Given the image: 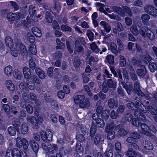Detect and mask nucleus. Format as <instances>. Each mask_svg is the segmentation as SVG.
Listing matches in <instances>:
<instances>
[{"instance_id": "1", "label": "nucleus", "mask_w": 157, "mask_h": 157, "mask_svg": "<svg viewBox=\"0 0 157 157\" xmlns=\"http://www.w3.org/2000/svg\"><path fill=\"white\" fill-rule=\"evenodd\" d=\"M135 105L134 103L130 102L127 104L128 108L132 110H135L134 113L135 117L139 118L141 121L145 122L146 118L143 113H146L147 110L145 106L139 101H136Z\"/></svg>"}, {"instance_id": "2", "label": "nucleus", "mask_w": 157, "mask_h": 157, "mask_svg": "<svg viewBox=\"0 0 157 157\" xmlns=\"http://www.w3.org/2000/svg\"><path fill=\"white\" fill-rule=\"evenodd\" d=\"M16 50H12L11 54L14 57L18 56V52L17 51L24 57H26L27 55L28 52L25 45L19 40L15 41Z\"/></svg>"}, {"instance_id": "3", "label": "nucleus", "mask_w": 157, "mask_h": 157, "mask_svg": "<svg viewBox=\"0 0 157 157\" xmlns=\"http://www.w3.org/2000/svg\"><path fill=\"white\" fill-rule=\"evenodd\" d=\"M84 95L76 96L74 99V101L76 104H79L81 108H84L90 105V102L89 98H87L85 100Z\"/></svg>"}, {"instance_id": "4", "label": "nucleus", "mask_w": 157, "mask_h": 157, "mask_svg": "<svg viewBox=\"0 0 157 157\" xmlns=\"http://www.w3.org/2000/svg\"><path fill=\"white\" fill-rule=\"evenodd\" d=\"M40 134L41 139L44 142H48L52 140L53 135L50 129H47L45 131L42 130Z\"/></svg>"}, {"instance_id": "5", "label": "nucleus", "mask_w": 157, "mask_h": 157, "mask_svg": "<svg viewBox=\"0 0 157 157\" xmlns=\"http://www.w3.org/2000/svg\"><path fill=\"white\" fill-rule=\"evenodd\" d=\"M144 29L143 27H140L139 29H138L137 26L133 24L130 28L131 32L135 36H137L140 34L144 37H146V35Z\"/></svg>"}, {"instance_id": "6", "label": "nucleus", "mask_w": 157, "mask_h": 157, "mask_svg": "<svg viewBox=\"0 0 157 157\" xmlns=\"http://www.w3.org/2000/svg\"><path fill=\"white\" fill-rule=\"evenodd\" d=\"M117 82H113L112 79H108L105 84H103L102 90L104 92L106 93L108 91L109 88H115L117 87Z\"/></svg>"}, {"instance_id": "7", "label": "nucleus", "mask_w": 157, "mask_h": 157, "mask_svg": "<svg viewBox=\"0 0 157 157\" xmlns=\"http://www.w3.org/2000/svg\"><path fill=\"white\" fill-rule=\"evenodd\" d=\"M145 11L147 13L153 16H157V9L150 5L146 6L144 8Z\"/></svg>"}, {"instance_id": "8", "label": "nucleus", "mask_w": 157, "mask_h": 157, "mask_svg": "<svg viewBox=\"0 0 157 157\" xmlns=\"http://www.w3.org/2000/svg\"><path fill=\"white\" fill-rule=\"evenodd\" d=\"M93 119L96 121V124L97 126L101 128H103L105 124L103 120L99 118V114L97 113H94L93 115Z\"/></svg>"}, {"instance_id": "9", "label": "nucleus", "mask_w": 157, "mask_h": 157, "mask_svg": "<svg viewBox=\"0 0 157 157\" xmlns=\"http://www.w3.org/2000/svg\"><path fill=\"white\" fill-rule=\"evenodd\" d=\"M22 16V14L20 12H17L16 13H9L7 14V19L11 21H14L19 19Z\"/></svg>"}, {"instance_id": "10", "label": "nucleus", "mask_w": 157, "mask_h": 157, "mask_svg": "<svg viewBox=\"0 0 157 157\" xmlns=\"http://www.w3.org/2000/svg\"><path fill=\"white\" fill-rule=\"evenodd\" d=\"M121 125L120 124L116 126L115 130H118L117 131L118 135L120 136H123L126 135L128 134V132L124 128H121Z\"/></svg>"}, {"instance_id": "11", "label": "nucleus", "mask_w": 157, "mask_h": 157, "mask_svg": "<svg viewBox=\"0 0 157 157\" xmlns=\"http://www.w3.org/2000/svg\"><path fill=\"white\" fill-rule=\"evenodd\" d=\"M144 29L146 36L151 40H153L155 37L154 33L148 27H146Z\"/></svg>"}, {"instance_id": "12", "label": "nucleus", "mask_w": 157, "mask_h": 157, "mask_svg": "<svg viewBox=\"0 0 157 157\" xmlns=\"http://www.w3.org/2000/svg\"><path fill=\"white\" fill-rule=\"evenodd\" d=\"M23 72L24 78L27 80L30 79L32 77L30 70L27 67H25L23 69Z\"/></svg>"}, {"instance_id": "13", "label": "nucleus", "mask_w": 157, "mask_h": 157, "mask_svg": "<svg viewBox=\"0 0 157 157\" xmlns=\"http://www.w3.org/2000/svg\"><path fill=\"white\" fill-rule=\"evenodd\" d=\"M29 145L35 154H37L39 149V146L37 143L34 140H30L29 142Z\"/></svg>"}, {"instance_id": "14", "label": "nucleus", "mask_w": 157, "mask_h": 157, "mask_svg": "<svg viewBox=\"0 0 157 157\" xmlns=\"http://www.w3.org/2000/svg\"><path fill=\"white\" fill-rule=\"evenodd\" d=\"M140 126L142 129L141 132L142 134L148 136H151V133L148 131L149 129V127L145 123H141Z\"/></svg>"}, {"instance_id": "15", "label": "nucleus", "mask_w": 157, "mask_h": 157, "mask_svg": "<svg viewBox=\"0 0 157 157\" xmlns=\"http://www.w3.org/2000/svg\"><path fill=\"white\" fill-rule=\"evenodd\" d=\"M47 150L49 153L53 154L58 151V148L56 144H50L48 146Z\"/></svg>"}, {"instance_id": "16", "label": "nucleus", "mask_w": 157, "mask_h": 157, "mask_svg": "<svg viewBox=\"0 0 157 157\" xmlns=\"http://www.w3.org/2000/svg\"><path fill=\"white\" fill-rule=\"evenodd\" d=\"M100 25L104 28L103 31L105 32L106 33H109L110 32L111 29V26L107 23L104 21H102L100 22Z\"/></svg>"}, {"instance_id": "17", "label": "nucleus", "mask_w": 157, "mask_h": 157, "mask_svg": "<svg viewBox=\"0 0 157 157\" xmlns=\"http://www.w3.org/2000/svg\"><path fill=\"white\" fill-rule=\"evenodd\" d=\"M13 71L12 67L10 65L5 67L4 69V73L8 77H10L12 75Z\"/></svg>"}, {"instance_id": "18", "label": "nucleus", "mask_w": 157, "mask_h": 157, "mask_svg": "<svg viewBox=\"0 0 157 157\" xmlns=\"http://www.w3.org/2000/svg\"><path fill=\"white\" fill-rule=\"evenodd\" d=\"M5 85L6 88L10 91H12L15 90L14 85L10 80H6L5 81Z\"/></svg>"}, {"instance_id": "19", "label": "nucleus", "mask_w": 157, "mask_h": 157, "mask_svg": "<svg viewBox=\"0 0 157 157\" xmlns=\"http://www.w3.org/2000/svg\"><path fill=\"white\" fill-rule=\"evenodd\" d=\"M45 18L46 21L50 23L52 22L53 17L51 13V11L49 10L46 11Z\"/></svg>"}, {"instance_id": "20", "label": "nucleus", "mask_w": 157, "mask_h": 157, "mask_svg": "<svg viewBox=\"0 0 157 157\" xmlns=\"http://www.w3.org/2000/svg\"><path fill=\"white\" fill-rule=\"evenodd\" d=\"M138 153L131 148H129L126 152V155L128 157H135L138 155Z\"/></svg>"}, {"instance_id": "21", "label": "nucleus", "mask_w": 157, "mask_h": 157, "mask_svg": "<svg viewBox=\"0 0 157 157\" xmlns=\"http://www.w3.org/2000/svg\"><path fill=\"white\" fill-rule=\"evenodd\" d=\"M35 72L40 79H43L45 78L46 75L44 72L40 68L36 67L35 69Z\"/></svg>"}, {"instance_id": "22", "label": "nucleus", "mask_w": 157, "mask_h": 157, "mask_svg": "<svg viewBox=\"0 0 157 157\" xmlns=\"http://www.w3.org/2000/svg\"><path fill=\"white\" fill-rule=\"evenodd\" d=\"M146 73L147 71L144 66H142L140 69L137 70V74L140 77H143L146 75Z\"/></svg>"}, {"instance_id": "23", "label": "nucleus", "mask_w": 157, "mask_h": 157, "mask_svg": "<svg viewBox=\"0 0 157 157\" xmlns=\"http://www.w3.org/2000/svg\"><path fill=\"white\" fill-rule=\"evenodd\" d=\"M144 147L147 150H151L153 149V145L150 141L146 140L143 142Z\"/></svg>"}, {"instance_id": "24", "label": "nucleus", "mask_w": 157, "mask_h": 157, "mask_svg": "<svg viewBox=\"0 0 157 157\" xmlns=\"http://www.w3.org/2000/svg\"><path fill=\"white\" fill-rule=\"evenodd\" d=\"M141 59L145 63H148L151 60V57L148 54H142L140 56Z\"/></svg>"}, {"instance_id": "25", "label": "nucleus", "mask_w": 157, "mask_h": 157, "mask_svg": "<svg viewBox=\"0 0 157 157\" xmlns=\"http://www.w3.org/2000/svg\"><path fill=\"white\" fill-rule=\"evenodd\" d=\"M13 75L14 78L16 80H20L22 77L21 72L18 69H14Z\"/></svg>"}, {"instance_id": "26", "label": "nucleus", "mask_w": 157, "mask_h": 157, "mask_svg": "<svg viewBox=\"0 0 157 157\" xmlns=\"http://www.w3.org/2000/svg\"><path fill=\"white\" fill-rule=\"evenodd\" d=\"M110 8L113 10V11L116 12L122 16H124L125 15L123 12L122 9L121 7L117 6H113L110 7Z\"/></svg>"}, {"instance_id": "27", "label": "nucleus", "mask_w": 157, "mask_h": 157, "mask_svg": "<svg viewBox=\"0 0 157 157\" xmlns=\"http://www.w3.org/2000/svg\"><path fill=\"white\" fill-rule=\"evenodd\" d=\"M115 126H116L112 123L107 124L106 125L105 132H114L113 129L114 128L115 129Z\"/></svg>"}, {"instance_id": "28", "label": "nucleus", "mask_w": 157, "mask_h": 157, "mask_svg": "<svg viewBox=\"0 0 157 157\" xmlns=\"http://www.w3.org/2000/svg\"><path fill=\"white\" fill-rule=\"evenodd\" d=\"M5 42L6 45L10 48L11 49L13 45V43L11 37L9 36H7L6 38Z\"/></svg>"}, {"instance_id": "29", "label": "nucleus", "mask_w": 157, "mask_h": 157, "mask_svg": "<svg viewBox=\"0 0 157 157\" xmlns=\"http://www.w3.org/2000/svg\"><path fill=\"white\" fill-rule=\"evenodd\" d=\"M28 130V126L26 123L23 122L21 127V132L23 134H26Z\"/></svg>"}, {"instance_id": "30", "label": "nucleus", "mask_w": 157, "mask_h": 157, "mask_svg": "<svg viewBox=\"0 0 157 157\" xmlns=\"http://www.w3.org/2000/svg\"><path fill=\"white\" fill-rule=\"evenodd\" d=\"M32 31L33 33L36 36L40 37L41 36V31L38 27H34L33 28Z\"/></svg>"}, {"instance_id": "31", "label": "nucleus", "mask_w": 157, "mask_h": 157, "mask_svg": "<svg viewBox=\"0 0 157 157\" xmlns=\"http://www.w3.org/2000/svg\"><path fill=\"white\" fill-rule=\"evenodd\" d=\"M150 18V16L147 14H143L141 16V19L144 24H147Z\"/></svg>"}, {"instance_id": "32", "label": "nucleus", "mask_w": 157, "mask_h": 157, "mask_svg": "<svg viewBox=\"0 0 157 157\" xmlns=\"http://www.w3.org/2000/svg\"><path fill=\"white\" fill-rule=\"evenodd\" d=\"M27 121L31 123L33 125H34L35 127L37 128V125L36 122V118L33 116H28L26 118Z\"/></svg>"}, {"instance_id": "33", "label": "nucleus", "mask_w": 157, "mask_h": 157, "mask_svg": "<svg viewBox=\"0 0 157 157\" xmlns=\"http://www.w3.org/2000/svg\"><path fill=\"white\" fill-rule=\"evenodd\" d=\"M36 10L35 8L33 6L30 5L29 6V14L30 16L32 17H33L36 15V13H35Z\"/></svg>"}, {"instance_id": "34", "label": "nucleus", "mask_w": 157, "mask_h": 157, "mask_svg": "<svg viewBox=\"0 0 157 157\" xmlns=\"http://www.w3.org/2000/svg\"><path fill=\"white\" fill-rule=\"evenodd\" d=\"M109 111L108 110L103 111L101 114L102 118L105 120H107L109 118Z\"/></svg>"}, {"instance_id": "35", "label": "nucleus", "mask_w": 157, "mask_h": 157, "mask_svg": "<svg viewBox=\"0 0 157 157\" xmlns=\"http://www.w3.org/2000/svg\"><path fill=\"white\" fill-rule=\"evenodd\" d=\"M56 41L57 44L56 48L57 49H62L64 48V44L59 39L57 38L56 39Z\"/></svg>"}, {"instance_id": "36", "label": "nucleus", "mask_w": 157, "mask_h": 157, "mask_svg": "<svg viewBox=\"0 0 157 157\" xmlns=\"http://www.w3.org/2000/svg\"><path fill=\"white\" fill-rule=\"evenodd\" d=\"M35 101V104L34 105V109L35 111V114H37L38 110L40 109L39 105H40V102L38 99H36Z\"/></svg>"}, {"instance_id": "37", "label": "nucleus", "mask_w": 157, "mask_h": 157, "mask_svg": "<svg viewBox=\"0 0 157 157\" xmlns=\"http://www.w3.org/2000/svg\"><path fill=\"white\" fill-rule=\"evenodd\" d=\"M132 63L134 65L139 66L141 65V61L138 58L133 57L131 60Z\"/></svg>"}, {"instance_id": "38", "label": "nucleus", "mask_w": 157, "mask_h": 157, "mask_svg": "<svg viewBox=\"0 0 157 157\" xmlns=\"http://www.w3.org/2000/svg\"><path fill=\"white\" fill-rule=\"evenodd\" d=\"M75 151L77 154L80 153L83 151V148L80 143H77L75 146Z\"/></svg>"}, {"instance_id": "39", "label": "nucleus", "mask_w": 157, "mask_h": 157, "mask_svg": "<svg viewBox=\"0 0 157 157\" xmlns=\"http://www.w3.org/2000/svg\"><path fill=\"white\" fill-rule=\"evenodd\" d=\"M86 34L90 41H93L94 39V33L91 30L88 29L86 31Z\"/></svg>"}, {"instance_id": "40", "label": "nucleus", "mask_w": 157, "mask_h": 157, "mask_svg": "<svg viewBox=\"0 0 157 157\" xmlns=\"http://www.w3.org/2000/svg\"><path fill=\"white\" fill-rule=\"evenodd\" d=\"M2 107L5 112L8 115L10 114V106L7 104H3Z\"/></svg>"}, {"instance_id": "41", "label": "nucleus", "mask_w": 157, "mask_h": 157, "mask_svg": "<svg viewBox=\"0 0 157 157\" xmlns=\"http://www.w3.org/2000/svg\"><path fill=\"white\" fill-rule=\"evenodd\" d=\"M79 44V43L78 40H76L75 41V52H79L82 51L83 49V48L81 46H78Z\"/></svg>"}, {"instance_id": "42", "label": "nucleus", "mask_w": 157, "mask_h": 157, "mask_svg": "<svg viewBox=\"0 0 157 157\" xmlns=\"http://www.w3.org/2000/svg\"><path fill=\"white\" fill-rule=\"evenodd\" d=\"M23 139L19 137H17L16 139V146L18 148H21L23 145Z\"/></svg>"}, {"instance_id": "43", "label": "nucleus", "mask_w": 157, "mask_h": 157, "mask_svg": "<svg viewBox=\"0 0 157 157\" xmlns=\"http://www.w3.org/2000/svg\"><path fill=\"white\" fill-rule=\"evenodd\" d=\"M149 67L150 70L151 72H154L155 70H156L157 67L154 63L150 62L149 63Z\"/></svg>"}, {"instance_id": "44", "label": "nucleus", "mask_w": 157, "mask_h": 157, "mask_svg": "<svg viewBox=\"0 0 157 157\" xmlns=\"http://www.w3.org/2000/svg\"><path fill=\"white\" fill-rule=\"evenodd\" d=\"M101 136L99 134L96 135L94 139V143L96 145H99L100 143L102 141L101 140Z\"/></svg>"}, {"instance_id": "45", "label": "nucleus", "mask_w": 157, "mask_h": 157, "mask_svg": "<svg viewBox=\"0 0 157 157\" xmlns=\"http://www.w3.org/2000/svg\"><path fill=\"white\" fill-rule=\"evenodd\" d=\"M19 107L18 106H14L11 105L10 109V113L16 114L18 113L19 110Z\"/></svg>"}, {"instance_id": "46", "label": "nucleus", "mask_w": 157, "mask_h": 157, "mask_svg": "<svg viewBox=\"0 0 157 157\" xmlns=\"http://www.w3.org/2000/svg\"><path fill=\"white\" fill-rule=\"evenodd\" d=\"M110 48L112 52L115 54L117 53V47L116 44L113 43L111 42L110 44Z\"/></svg>"}, {"instance_id": "47", "label": "nucleus", "mask_w": 157, "mask_h": 157, "mask_svg": "<svg viewBox=\"0 0 157 157\" xmlns=\"http://www.w3.org/2000/svg\"><path fill=\"white\" fill-rule=\"evenodd\" d=\"M101 103V101L99 100L97 102L96 104V106H97L96 111L98 114V113L100 114L102 110V106L100 105Z\"/></svg>"}, {"instance_id": "48", "label": "nucleus", "mask_w": 157, "mask_h": 157, "mask_svg": "<svg viewBox=\"0 0 157 157\" xmlns=\"http://www.w3.org/2000/svg\"><path fill=\"white\" fill-rule=\"evenodd\" d=\"M120 65L122 67H124L126 63V59L123 56H120Z\"/></svg>"}, {"instance_id": "49", "label": "nucleus", "mask_w": 157, "mask_h": 157, "mask_svg": "<svg viewBox=\"0 0 157 157\" xmlns=\"http://www.w3.org/2000/svg\"><path fill=\"white\" fill-rule=\"evenodd\" d=\"M116 152H121V144L119 142H117L115 145Z\"/></svg>"}, {"instance_id": "50", "label": "nucleus", "mask_w": 157, "mask_h": 157, "mask_svg": "<svg viewBox=\"0 0 157 157\" xmlns=\"http://www.w3.org/2000/svg\"><path fill=\"white\" fill-rule=\"evenodd\" d=\"M7 131L8 133L11 136H14L16 134L15 129L13 127L10 126L9 127Z\"/></svg>"}, {"instance_id": "51", "label": "nucleus", "mask_w": 157, "mask_h": 157, "mask_svg": "<svg viewBox=\"0 0 157 157\" xmlns=\"http://www.w3.org/2000/svg\"><path fill=\"white\" fill-rule=\"evenodd\" d=\"M29 50L32 54L35 55L36 53L35 45L33 44H31L29 45Z\"/></svg>"}, {"instance_id": "52", "label": "nucleus", "mask_w": 157, "mask_h": 157, "mask_svg": "<svg viewBox=\"0 0 157 157\" xmlns=\"http://www.w3.org/2000/svg\"><path fill=\"white\" fill-rule=\"evenodd\" d=\"M27 83H26V82L24 81L21 82L19 85L20 89L23 91H25L26 90L27 88Z\"/></svg>"}, {"instance_id": "53", "label": "nucleus", "mask_w": 157, "mask_h": 157, "mask_svg": "<svg viewBox=\"0 0 157 157\" xmlns=\"http://www.w3.org/2000/svg\"><path fill=\"white\" fill-rule=\"evenodd\" d=\"M145 108L147 110V111L148 110L152 114L155 115L156 114V111L155 109L152 107L150 106H148L147 108Z\"/></svg>"}, {"instance_id": "54", "label": "nucleus", "mask_w": 157, "mask_h": 157, "mask_svg": "<svg viewBox=\"0 0 157 157\" xmlns=\"http://www.w3.org/2000/svg\"><path fill=\"white\" fill-rule=\"evenodd\" d=\"M61 8L60 4L59 3H56L55 7L54 9V14L58 13L60 10Z\"/></svg>"}, {"instance_id": "55", "label": "nucleus", "mask_w": 157, "mask_h": 157, "mask_svg": "<svg viewBox=\"0 0 157 157\" xmlns=\"http://www.w3.org/2000/svg\"><path fill=\"white\" fill-rule=\"evenodd\" d=\"M123 9L124 11L128 14V16H132V13L129 8L127 6H124L123 7Z\"/></svg>"}, {"instance_id": "56", "label": "nucleus", "mask_w": 157, "mask_h": 157, "mask_svg": "<svg viewBox=\"0 0 157 157\" xmlns=\"http://www.w3.org/2000/svg\"><path fill=\"white\" fill-rule=\"evenodd\" d=\"M30 98L27 93L24 92L22 94V98L21 99L24 101H29Z\"/></svg>"}, {"instance_id": "57", "label": "nucleus", "mask_w": 157, "mask_h": 157, "mask_svg": "<svg viewBox=\"0 0 157 157\" xmlns=\"http://www.w3.org/2000/svg\"><path fill=\"white\" fill-rule=\"evenodd\" d=\"M13 157H20V151L17 148H13Z\"/></svg>"}, {"instance_id": "58", "label": "nucleus", "mask_w": 157, "mask_h": 157, "mask_svg": "<svg viewBox=\"0 0 157 157\" xmlns=\"http://www.w3.org/2000/svg\"><path fill=\"white\" fill-rule=\"evenodd\" d=\"M44 98L47 102H50L51 100H52L50 98V93L47 91L44 94Z\"/></svg>"}, {"instance_id": "59", "label": "nucleus", "mask_w": 157, "mask_h": 157, "mask_svg": "<svg viewBox=\"0 0 157 157\" xmlns=\"http://www.w3.org/2000/svg\"><path fill=\"white\" fill-rule=\"evenodd\" d=\"M61 30L63 32L71 31V28L67 25H62L60 26Z\"/></svg>"}, {"instance_id": "60", "label": "nucleus", "mask_w": 157, "mask_h": 157, "mask_svg": "<svg viewBox=\"0 0 157 157\" xmlns=\"http://www.w3.org/2000/svg\"><path fill=\"white\" fill-rule=\"evenodd\" d=\"M107 133V138L108 140H112L115 138V133L114 132H106Z\"/></svg>"}, {"instance_id": "61", "label": "nucleus", "mask_w": 157, "mask_h": 157, "mask_svg": "<svg viewBox=\"0 0 157 157\" xmlns=\"http://www.w3.org/2000/svg\"><path fill=\"white\" fill-rule=\"evenodd\" d=\"M96 128L94 125H92L90 128V135L92 137H93L96 132Z\"/></svg>"}, {"instance_id": "62", "label": "nucleus", "mask_w": 157, "mask_h": 157, "mask_svg": "<svg viewBox=\"0 0 157 157\" xmlns=\"http://www.w3.org/2000/svg\"><path fill=\"white\" fill-rule=\"evenodd\" d=\"M33 57L32 59H30L29 61V65L30 67L32 69H34L36 67V64L34 62V61L33 59Z\"/></svg>"}, {"instance_id": "63", "label": "nucleus", "mask_w": 157, "mask_h": 157, "mask_svg": "<svg viewBox=\"0 0 157 157\" xmlns=\"http://www.w3.org/2000/svg\"><path fill=\"white\" fill-rule=\"evenodd\" d=\"M27 111L29 114H32L33 111V107L30 104H28L26 106V108Z\"/></svg>"}, {"instance_id": "64", "label": "nucleus", "mask_w": 157, "mask_h": 157, "mask_svg": "<svg viewBox=\"0 0 157 157\" xmlns=\"http://www.w3.org/2000/svg\"><path fill=\"white\" fill-rule=\"evenodd\" d=\"M105 157H112L113 155V150L112 149L108 150L105 153Z\"/></svg>"}]
</instances>
